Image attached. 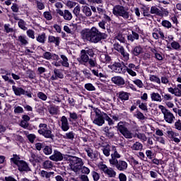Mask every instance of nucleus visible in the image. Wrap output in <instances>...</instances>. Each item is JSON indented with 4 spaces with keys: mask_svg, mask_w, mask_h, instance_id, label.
Here are the masks:
<instances>
[{
    "mask_svg": "<svg viewBox=\"0 0 181 181\" xmlns=\"http://www.w3.org/2000/svg\"><path fill=\"white\" fill-rule=\"evenodd\" d=\"M83 39L91 42V43H98L103 39H107V35L104 33L100 32L95 27L90 29H85L81 32Z\"/></svg>",
    "mask_w": 181,
    "mask_h": 181,
    "instance_id": "nucleus-1",
    "label": "nucleus"
},
{
    "mask_svg": "<svg viewBox=\"0 0 181 181\" xmlns=\"http://www.w3.org/2000/svg\"><path fill=\"white\" fill-rule=\"evenodd\" d=\"M121 158V154L117 151V148L114 149V152L111 153V158L109 159V163L110 165L115 166L117 170L120 172H124V170H127L128 169V163L125 160H119Z\"/></svg>",
    "mask_w": 181,
    "mask_h": 181,
    "instance_id": "nucleus-2",
    "label": "nucleus"
},
{
    "mask_svg": "<svg viewBox=\"0 0 181 181\" xmlns=\"http://www.w3.org/2000/svg\"><path fill=\"white\" fill-rule=\"evenodd\" d=\"M64 159L69 162L70 168L75 173L80 172V166H83V165H84L83 159L78 157L73 156H65Z\"/></svg>",
    "mask_w": 181,
    "mask_h": 181,
    "instance_id": "nucleus-3",
    "label": "nucleus"
},
{
    "mask_svg": "<svg viewBox=\"0 0 181 181\" xmlns=\"http://www.w3.org/2000/svg\"><path fill=\"white\" fill-rule=\"evenodd\" d=\"M112 13L117 18H122L125 21H129L131 19V13L124 6L116 5L113 7Z\"/></svg>",
    "mask_w": 181,
    "mask_h": 181,
    "instance_id": "nucleus-4",
    "label": "nucleus"
},
{
    "mask_svg": "<svg viewBox=\"0 0 181 181\" xmlns=\"http://www.w3.org/2000/svg\"><path fill=\"white\" fill-rule=\"evenodd\" d=\"M117 131H119L120 134L128 139H131L133 136L132 132L127 127V122H119L117 126Z\"/></svg>",
    "mask_w": 181,
    "mask_h": 181,
    "instance_id": "nucleus-5",
    "label": "nucleus"
},
{
    "mask_svg": "<svg viewBox=\"0 0 181 181\" xmlns=\"http://www.w3.org/2000/svg\"><path fill=\"white\" fill-rule=\"evenodd\" d=\"M39 128L37 132L40 135L44 136V138H47L48 139H53L54 138V135L52 134V130L47 129V124L41 123L39 124Z\"/></svg>",
    "mask_w": 181,
    "mask_h": 181,
    "instance_id": "nucleus-6",
    "label": "nucleus"
},
{
    "mask_svg": "<svg viewBox=\"0 0 181 181\" xmlns=\"http://www.w3.org/2000/svg\"><path fill=\"white\" fill-rule=\"evenodd\" d=\"M158 108L161 110L162 114H163L165 121L168 124H173V121H175V115H173V113L170 112L169 110L166 109V107L162 105H160Z\"/></svg>",
    "mask_w": 181,
    "mask_h": 181,
    "instance_id": "nucleus-7",
    "label": "nucleus"
},
{
    "mask_svg": "<svg viewBox=\"0 0 181 181\" xmlns=\"http://www.w3.org/2000/svg\"><path fill=\"white\" fill-rule=\"evenodd\" d=\"M12 90L15 94L18 97L21 95H26L28 98H32V93L30 91L25 90L21 87H16V86H12Z\"/></svg>",
    "mask_w": 181,
    "mask_h": 181,
    "instance_id": "nucleus-8",
    "label": "nucleus"
},
{
    "mask_svg": "<svg viewBox=\"0 0 181 181\" xmlns=\"http://www.w3.org/2000/svg\"><path fill=\"white\" fill-rule=\"evenodd\" d=\"M57 13L60 16H62L65 21H71L73 19V14L69 10H64V11L62 9H57Z\"/></svg>",
    "mask_w": 181,
    "mask_h": 181,
    "instance_id": "nucleus-9",
    "label": "nucleus"
},
{
    "mask_svg": "<svg viewBox=\"0 0 181 181\" xmlns=\"http://www.w3.org/2000/svg\"><path fill=\"white\" fill-rule=\"evenodd\" d=\"M112 70H113V71H115V73L122 74L127 71V66L117 62L112 66Z\"/></svg>",
    "mask_w": 181,
    "mask_h": 181,
    "instance_id": "nucleus-10",
    "label": "nucleus"
},
{
    "mask_svg": "<svg viewBox=\"0 0 181 181\" xmlns=\"http://www.w3.org/2000/svg\"><path fill=\"white\" fill-rule=\"evenodd\" d=\"M61 129L64 131V132H67L69 129H70V125L69 124V120L66 116H62L61 117Z\"/></svg>",
    "mask_w": 181,
    "mask_h": 181,
    "instance_id": "nucleus-11",
    "label": "nucleus"
},
{
    "mask_svg": "<svg viewBox=\"0 0 181 181\" xmlns=\"http://www.w3.org/2000/svg\"><path fill=\"white\" fill-rule=\"evenodd\" d=\"M84 151L86 152L88 156L90 158V159H97L98 156V152H97L96 151H94L93 149H91V148L88 147V146H86L84 148Z\"/></svg>",
    "mask_w": 181,
    "mask_h": 181,
    "instance_id": "nucleus-12",
    "label": "nucleus"
},
{
    "mask_svg": "<svg viewBox=\"0 0 181 181\" xmlns=\"http://www.w3.org/2000/svg\"><path fill=\"white\" fill-rule=\"evenodd\" d=\"M58 78H64V74H63V72L60 71V69H54V75H52L50 78V79L52 81H54L55 80H57Z\"/></svg>",
    "mask_w": 181,
    "mask_h": 181,
    "instance_id": "nucleus-13",
    "label": "nucleus"
},
{
    "mask_svg": "<svg viewBox=\"0 0 181 181\" xmlns=\"http://www.w3.org/2000/svg\"><path fill=\"white\" fill-rule=\"evenodd\" d=\"M50 160H54V162H59L63 160V154L59 151H54V153L49 156Z\"/></svg>",
    "mask_w": 181,
    "mask_h": 181,
    "instance_id": "nucleus-14",
    "label": "nucleus"
},
{
    "mask_svg": "<svg viewBox=\"0 0 181 181\" xmlns=\"http://www.w3.org/2000/svg\"><path fill=\"white\" fill-rule=\"evenodd\" d=\"M95 114H96V117L93 120V124H95L96 125L101 127V125H103L105 122L104 115H100L98 112H96Z\"/></svg>",
    "mask_w": 181,
    "mask_h": 181,
    "instance_id": "nucleus-15",
    "label": "nucleus"
},
{
    "mask_svg": "<svg viewBox=\"0 0 181 181\" xmlns=\"http://www.w3.org/2000/svg\"><path fill=\"white\" fill-rule=\"evenodd\" d=\"M90 58L88 57V55L86 54L85 49H82L81 51V55L80 57L77 59L78 62L79 63H88V60Z\"/></svg>",
    "mask_w": 181,
    "mask_h": 181,
    "instance_id": "nucleus-16",
    "label": "nucleus"
},
{
    "mask_svg": "<svg viewBox=\"0 0 181 181\" xmlns=\"http://www.w3.org/2000/svg\"><path fill=\"white\" fill-rule=\"evenodd\" d=\"M18 168L20 172H29L30 171V168H29V165L26 162L21 160L20 163H18Z\"/></svg>",
    "mask_w": 181,
    "mask_h": 181,
    "instance_id": "nucleus-17",
    "label": "nucleus"
},
{
    "mask_svg": "<svg viewBox=\"0 0 181 181\" xmlns=\"http://www.w3.org/2000/svg\"><path fill=\"white\" fill-rule=\"evenodd\" d=\"M111 81L116 86H124L125 84V80L121 76H114L111 78Z\"/></svg>",
    "mask_w": 181,
    "mask_h": 181,
    "instance_id": "nucleus-18",
    "label": "nucleus"
},
{
    "mask_svg": "<svg viewBox=\"0 0 181 181\" xmlns=\"http://www.w3.org/2000/svg\"><path fill=\"white\" fill-rule=\"evenodd\" d=\"M117 97L121 101H128V100H129V93L124 91H120L117 93Z\"/></svg>",
    "mask_w": 181,
    "mask_h": 181,
    "instance_id": "nucleus-19",
    "label": "nucleus"
},
{
    "mask_svg": "<svg viewBox=\"0 0 181 181\" xmlns=\"http://www.w3.org/2000/svg\"><path fill=\"white\" fill-rule=\"evenodd\" d=\"M81 11L88 18H90L91 15H93V12L91 11V8L88 7V6H83L81 8Z\"/></svg>",
    "mask_w": 181,
    "mask_h": 181,
    "instance_id": "nucleus-20",
    "label": "nucleus"
},
{
    "mask_svg": "<svg viewBox=\"0 0 181 181\" xmlns=\"http://www.w3.org/2000/svg\"><path fill=\"white\" fill-rule=\"evenodd\" d=\"M168 93L171 94H174L176 97H181V90L179 88H168Z\"/></svg>",
    "mask_w": 181,
    "mask_h": 181,
    "instance_id": "nucleus-21",
    "label": "nucleus"
},
{
    "mask_svg": "<svg viewBox=\"0 0 181 181\" xmlns=\"http://www.w3.org/2000/svg\"><path fill=\"white\" fill-rule=\"evenodd\" d=\"M48 42L49 43H54L56 46H59V45H60V37L49 35L48 37Z\"/></svg>",
    "mask_w": 181,
    "mask_h": 181,
    "instance_id": "nucleus-22",
    "label": "nucleus"
},
{
    "mask_svg": "<svg viewBox=\"0 0 181 181\" xmlns=\"http://www.w3.org/2000/svg\"><path fill=\"white\" fill-rule=\"evenodd\" d=\"M139 39V34L132 31V34L127 36L129 42H134V40H138Z\"/></svg>",
    "mask_w": 181,
    "mask_h": 181,
    "instance_id": "nucleus-23",
    "label": "nucleus"
},
{
    "mask_svg": "<svg viewBox=\"0 0 181 181\" xmlns=\"http://www.w3.org/2000/svg\"><path fill=\"white\" fill-rule=\"evenodd\" d=\"M151 98L152 101H156L157 103L162 102V96L158 93H153L151 94Z\"/></svg>",
    "mask_w": 181,
    "mask_h": 181,
    "instance_id": "nucleus-24",
    "label": "nucleus"
},
{
    "mask_svg": "<svg viewBox=\"0 0 181 181\" xmlns=\"http://www.w3.org/2000/svg\"><path fill=\"white\" fill-rule=\"evenodd\" d=\"M102 148L103 154L105 155V156L108 158V156H110V152H111V146H110V144H107L106 146H103Z\"/></svg>",
    "mask_w": 181,
    "mask_h": 181,
    "instance_id": "nucleus-25",
    "label": "nucleus"
},
{
    "mask_svg": "<svg viewBox=\"0 0 181 181\" xmlns=\"http://www.w3.org/2000/svg\"><path fill=\"white\" fill-rule=\"evenodd\" d=\"M105 175H107L108 177H115V176H117V172L114 170V168H108L105 171Z\"/></svg>",
    "mask_w": 181,
    "mask_h": 181,
    "instance_id": "nucleus-26",
    "label": "nucleus"
},
{
    "mask_svg": "<svg viewBox=\"0 0 181 181\" xmlns=\"http://www.w3.org/2000/svg\"><path fill=\"white\" fill-rule=\"evenodd\" d=\"M100 61L102 63H105L107 64V63L111 62V57L106 54H102L100 55Z\"/></svg>",
    "mask_w": 181,
    "mask_h": 181,
    "instance_id": "nucleus-27",
    "label": "nucleus"
},
{
    "mask_svg": "<svg viewBox=\"0 0 181 181\" xmlns=\"http://www.w3.org/2000/svg\"><path fill=\"white\" fill-rule=\"evenodd\" d=\"M36 40L39 43H42V45L45 44L46 42V33H42V34L38 35V36L36 37Z\"/></svg>",
    "mask_w": 181,
    "mask_h": 181,
    "instance_id": "nucleus-28",
    "label": "nucleus"
},
{
    "mask_svg": "<svg viewBox=\"0 0 181 181\" xmlns=\"http://www.w3.org/2000/svg\"><path fill=\"white\" fill-rule=\"evenodd\" d=\"M92 73L94 76H96V77H100L101 78V81H105V79L104 78H107V76L104 75L103 73H98V70L93 69L92 70Z\"/></svg>",
    "mask_w": 181,
    "mask_h": 181,
    "instance_id": "nucleus-29",
    "label": "nucleus"
},
{
    "mask_svg": "<svg viewBox=\"0 0 181 181\" xmlns=\"http://www.w3.org/2000/svg\"><path fill=\"white\" fill-rule=\"evenodd\" d=\"M18 42L21 43L23 46H26V45H28L29 42L28 41V39L25 36L20 35L18 38Z\"/></svg>",
    "mask_w": 181,
    "mask_h": 181,
    "instance_id": "nucleus-30",
    "label": "nucleus"
},
{
    "mask_svg": "<svg viewBox=\"0 0 181 181\" xmlns=\"http://www.w3.org/2000/svg\"><path fill=\"white\" fill-rule=\"evenodd\" d=\"M80 12H81V7H80V5L76 6L73 10L74 15H75L76 18H78V16H82V15L80 14Z\"/></svg>",
    "mask_w": 181,
    "mask_h": 181,
    "instance_id": "nucleus-31",
    "label": "nucleus"
},
{
    "mask_svg": "<svg viewBox=\"0 0 181 181\" xmlns=\"http://www.w3.org/2000/svg\"><path fill=\"white\" fill-rule=\"evenodd\" d=\"M142 50L143 49L141 46H136L133 49L132 53L134 56H139L142 53Z\"/></svg>",
    "mask_w": 181,
    "mask_h": 181,
    "instance_id": "nucleus-32",
    "label": "nucleus"
},
{
    "mask_svg": "<svg viewBox=\"0 0 181 181\" xmlns=\"http://www.w3.org/2000/svg\"><path fill=\"white\" fill-rule=\"evenodd\" d=\"M142 148H144V146H142V144H141L140 142H138V141L134 143L132 146V149L133 151H141V149H142Z\"/></svg>",
    "mask_w": 181,
    "mask_h": 181,
    "instance_id": "nucleus-33",
    "label": "nucleus"
},
{
    "mask_svg": "<svg viewBox=\"0 0 181 181\" xmlns=\"http://www.w3.org/2000/svg\"><path fill=\"white\" fill-rule=\"evenodd\" d=\"M61 59H62V65L64 67H69V59H67V57H66V55H61Z\"/></svg>",
    "mask_w": 181,
    "mask_h": 181,
    "instance_id": "nucleus-34",
    "label": "nucleus"
},
{
    "mask_svg": "<svg viewBox=\"0 0 181 181\" xmlns=\"http://www.w3.org/2000/svg\"><path fill=\"white\" fill-rule=\"evenodd\" d=\"M54 173L53 172H47V171H45V170H42L40 172V176H42V177H46V179H49L52 175H54Z\"/></svg>",
    "mask_w": 181,
    "mask_h": 181,
    "instance_id": "nucleus-35",
    "label": "nucleus"
},
{
    "mask_svg": "<svg viewBox=\"0 0 181 181\" xmlns=\"http://www.w3.org/2000/svg\"><path fill=\"white\" fill-rule=\"evenodd\" d=\"M82 175H90V168L85 165L79 166Z\"/></svg>",
    "mask_w": 181,
    "mask_h": 181,
    "instance_id": "nucleus-36",
    "label": "nucleus"
},
{
    "mask_svg": "<svg viewBox=\"0 0 181 181\" xmlns=\"http://www.w3.org/2000/svg\"><path fill=\"white\" fill-rule=\"evenodd\" d=\"M18 27L23 30H28V28H26V22L23 19H20L18 23Z\"/></svg>",
    "mask_w": 181,
    "mask_h": 181,
    "instance_id": "nucleus-37",
    "label": "nucleus"
},
{
    "mask_svg": "<svg viewBox=\"0 0 181 181\" xmlns=\"http://www.w3.org/2000/svg\"><path fill=\"white\" fill-rule=\"evenodd\" d=\"M63 138L64 139H70L71 141H73V139H74V133L73 132H67L63 136Z\"/></svg>",
    "mask_w": 181,
    "mask_h": 181,
    "instance_id": "nucleus-38",
    "label": "nucleus"
},
{
    "mask_svg": "<svg viewBox=\"0 0 181 181\" xmlns=\"http://www.w3.org/2000/svg\"><path fill=\"white\" fill-rule=\"evenodd\" d=\"M42 166L44 169H52L53 168V163L50 160H46L43 163Z\"/></svg>",
    "mask_w": 181,
    "mask_h": 181,
    "instance_id": "nucleus-39",
    "label": "nucleus"
},
{
    "mask_svg": "<svg viewBox=\"0 0 181 181\" xmlns=\"http://www.w3.org/2000/svg\"><path fill=\"white\" fill-rule=\"evenodd\" d=\"M120 54L122 56V59L123 60H124V62H128V60H129V53L127 52V51H125V49H124L120 52Z\"/></svg>",
    "mask_w": 181,
    "mask_h": 181,
    "instance_id": "nucleus-40",
    "label": "nucleus"
},
{
    "mask_svg": "<svg viewBox=\"0 0 181 181\" xmlns=\"http://www.w3.org/2000/svg\"><path fill=\"white\" fill-rule=\"evenodd\" d=\"M103 118L107 122L108 125H114V122L106 113H103Z\"/></svg>",
    "mask_w": 181,
    "mask_h": 181,
    "instance_id": "nucleus-41",
    "label": "nucleus"
},
{
    "mask_svg": "<svg viewBox=\"0 0 181 181\" xmlns=\"http://www.w3.org/2000/svg\"><path fill=\"white\" fill-rule=\"evenodd\" d=\"M69 28L71 29V35H74L76 32H77L78 25L76 23H71V25H69Z\"/></svg>",
    "mask_w": 181,
    "mask_h": 181,
    "instance_id": "nucleus-42",
    "label": "nucleus"
},
{
    "mask_svg": "<svg viewBox=\"0 0 181 181\" xmlns=\"http://www.w3.org/2000/svg\"><path fill=\"white\" fill-rule=\"evenodd\" d=\"M136 136L141 141H143V142H145L148 140V138L146 137V135H145V134L138 133L136 134Z\"/></svg>",
    "mask_w": 181,
    "mask_h": 181,
    "instance_id": "nucleus-43",
    "label": "nucleus"
},
{
    "mask_svg": "<svg viewBox=\"0 0 181 181\" xmlns=\"http://www.w3.org/2000/svg\"><path fill=\"white\" fill-rule=\"evenodd\" d=\"M19 156L14 154L13 157L11 158V162H13L15 165H18L22 160H20Z\"/></svg>",
    "mask_w": 181,
    "mask_h": 181,
    "instance_id": "nucleus-44",
    "label": "nucleus"
},
{
    "mask_svg": "<svg viewBox=\"0 0 181 181\" xmlns=\"http://www.w3.org/2000/svg\"><path fill=\"white\" fill-rule=\"evenodd\" d=\"M149 79L150 81L157 83V84H160V78H159L158 76L155 75H151Z\"/></svg>",
    "mask_w": 181,
    "mask_h": 181,
    "instance_id": "nucleus-45",
    "label": "nucleus"
},
{
    "mask_svg": "<svg viewBox=\"0 0 181 181\" xmlns=\"http://www.w3.org/2000/svg\"><path fill=\"white\" fill-rule=\"evenodd\" d=\"M52 148L49 146H45L43 148V153L45 155H52Z\"/></svg>",
    "mask_w": 181,
    "mask_h": 181,
    "instance_id": "nucleus-46",
    "label": "nucleus"
},
{
    "mask_svg": "<svg viewBox=\"0 0 181 181\" xmlns=\"http://www.w3.org/2000/svg\"><path fill=\"white\" fill-rule=\"evenodd\" d=\"M27 138H28L29 142H30V144H34L35 140L36 139V135H35L33 134H28Z\"/></svg>",
    "mask_w": 181,
    "mask_h": 181,
    "instance_id": "nucleus-47",
    "label": "nucleus"
},
{
    "mask_svg": "<svg viewBox=\"0 0 181 181\" xmlns=\"http://www.w3.org/2000/svg\"><path fill=\"white\" fill-rule=\"evenodd\" d=\"M37 95L38 98L42 101H46V100H47V95H46L43 92H39Z\"/></svg>",
    "mask_w": 181,
    "mask_h": 181,
    "instance_id": "nucleus-48",
    "label": "nucleus"
},
{
    "mask_svg": "<svg viewBox=\"0 0 181 181\" xmlns=\"http://www.w3.org/2000/svg\"><path fill=\"white\" fill-rule=\"evenodd\" d=\"M85 88L86 90H88V91H95V87L91 83L85 84Z\"/></svg>",
    "mask_w": 181,
    "mask_h": 181,
    "instance_id": "nucleus-49",
    "label": "nucleus"
},
{
    "mask_svg": "<svg viewBox=\"0 0 181 181\" xmlns=\"http://www.w3.org/2000/svg\"><path fill=\"white\" fill-rule=\"evenodd\" d=\"M14 114H23V107L21 106L14 107Z\"/></svg>",
    "mask_w": 181,
    "mask_h": 181,
    "instance_id": "nucleus-50",
    "label": "nucleus"
},
{
    "mask_svg": "<svg viewBox=\"0 0 181 181\" xmlns=\"http://www.w3.org/2000/svg\"><path fill=\"white\" fill-rule=\"evenodd\" d=\"M114 49L115 50H117V52H119V53H121L124 49V47H122V45L118 43H116V44H114Z\"/></svg>",
    "mask_w": 181,
    "mask_h": 181,
    "instance_id": "nucleus-51",
    "label": "nucleus"
},
{
    "mask_svg": "<svg viewBox=\"0 0 181 181\" xmlns=\"http://www.w3.org/2000/svg\"><path fill=\"white\" fill-rule=\"evenodd\" d=\"M115 39L121 43H125V37H124L122 34H118L117 36L115 37Z\"/></svg>",
    "mask_w": 181,
    "mask_h": 181,
    "instance_id": "nucleus-52",
    "label": "nucleus"
},
{
    "mask_svg": "<svg viewBox=\"0 0 181 181\" xmlns=\"http://www.w3.org/2000/svg\"><path fill=\"white\" fill-rule=\"evenodd\" d=\"M171 47H173V49H174L175 50H179L180 49V44H179V42L174 41L171 43Z\"/></svg>",
    "mask_w": 181,
    "mask_h": 181,
    "instance_id": "nucleus-53",
    "label": "nucleus"
},
{
    "mask_svg": "<svg viewBox=\"0 0 181 181\" xmlns=\"http://www.w3.org/2000/svg\"><path fill=\"white\" fill-rule=\"evenodd\" d=\"M91 175L94 181L100 180V174H98V173L95 171H92Z\"/></svg>",
    "mask_w": 181,
    "mask_h": 181,
    "instance_id": "nucleus-54",
    "label": "nucleus"
},
{
    "mask_svg": "<svg viewBox=\"0 0 181 181\" xmlns=\"http://www.w3.org/2000/svg\"><path fill=\"white\" fill-rule=\"evenodd\" d=\"M98 168H99L100 170L103 172V173L107 172V170L108 169V167L107 166V165L103 164V163L99 164Z\"/></svg>",
    "mask_w": 181,
    "mask_h": 181,
    "instance_id": "nucleus-55",
    "label": "nucleus"
},
{
    "mask_svg": "<svg viewBox=\"0 0 181 181\" xmlns=\"http://www.w3.org/2000/svg\"><path fill=\"white\" fill-rule=\"evenodd\" d=\"M135 117L138 118V119H141V121H144L145 119V116L144 115V113L137 111L136 112Z\"/></svg>",
    "mask_w": 181,
    "mask_h": 181,
    "instance_id": "nucleus-56",
    "label": "nucleus"
},
{
    "mask_svg": "<svg viewBox=\"0 0 181 181\" xmlns=\"http://www.w3.org/2000/svg\"><path fill=\"white\" fill-rule=\"evenodd\" d=\"M160 10H159V8H158V7L156 6H152L151 8V13L152 14L158 15L160 13Z\"/></svg>",
    "mask_w": 181,
    "mask_h": 181,
    "instance_id": "nucleus-57",
    "label": "nucleus"
},
{
    "mask_svg": "<svg viewBox=\"0 0 181 181\" xmlns=\"http://www.w3.org/2000/svg\"><path fill=\"white\" fill-rule=\"evenodd\" d=\"M161 24L163 26H164V28H167L168 29L172 28V23H170L169 21H163Z\"/></svg>",
    "mask_w": 181,
    "mask_h": 181,
    "instance_id": "nucleus-58",
    "label": "nucleus"
},
{
    "mask_svg": "<svg viewBox=\"0 0 181 181\" xmlns=\"http://www.w3.org/2000/svg\"><path fill=\"white\" fill-rule=\"evenodd\" d=\"M43 15L47 21H52V19L53 18V17L52 16V13L49 11L44 12Z\"/></svg>",
    "mask_w": 181,
    "mask_h": 181,
    "instance_id": "nucleus-59",
    "label": "nucleus"
},
{
    "mask_svg": "<svg viewBox=\"0 0 181 181\" xmlns=\"http://www.w3.org/2000/svg\"><path fill=\"white\" fill-rule=\"evenodd\" d=\"M161 83L163 84H170V82L169 81V77L166 76H162Z\"/></svg>",
    "mask_w": 181,
    "mask_h": 181,
    "instance_id": "nucleus-60",
    "label": "nucleus"
},
{
    "mask_svg": "<svg viewBox=\"0 0 181 181\" xmlns=\"http://www.w3.org/2000/svg\"><path fill=\"white\" fill-rule=\"evenodd\" d=\"M26 33L28 37H30V39H35V31L33 30H27Z\"/></svg>",
    "mask_w": 181,
    "mask_h": 181,
    "instance_id": "nucleus-61",
    "label": "nucleus"
},
{
    "mask_svg": "<svg viewBox=\"0 0 181 181\" xmlns=\"http://www.w3.org/2000/svg\"><path fill=\"white\" fill-rule=\"evenodd\" d=\"M88 63L90 67H95L97 66V61L95 59H89Z\"/></svg>",
    "mask_w": 181,
    "mask_h": 181,
    "instance_id": "nucleus-62",
    "label": "nucleus"
},
{
    "mask_svg": "<svg viewBox=\"0 0 181 181\" xmlns=\"http://www.w3.org/2000/svg\"><path fill=\"white\" fill-rule=\"evenodd\" d=\"M59 112V107H52L49 109V113L54 115Z\"/></svg>",
    "mask_w": 181,
    "mask_h": 181,
    "instance_id": "nucleus-63",
    "label": "nucleus"
},
{
    "mask_svg": "<svg viewBox=\"0 0 181 181\" xmlns=\"http://www.w3.org/2000/svg\"><path fill=\"white\" fill-rule=\"evenodd\" d=\"M52 53L49 52H46L43 54V57L46 60H50L52 59Z\"/></svg>",
    "mask_w": 181,
    "mask_h": 181,
    "instance_id": "nucleus-64",
    "label": "nucleus"
}]
</instances>
